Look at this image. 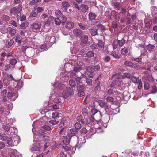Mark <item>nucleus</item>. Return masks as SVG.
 I'll use <instances>...</instances> for the list:
<instances>
[{
  "label": "nucleus",
  "mask_w": 157,
  "mask_h": 157,
  "mask_svg": "<svg viewBox=\"0 0 157 157\" xmlns=\"http://www.w3.org/2000/svg\"><path fill=\"white\" fill-rule=\"evenodd\" d=\"M41 147V146L39 143H36L34 144L33 146V149L35 151L39 150Z\"/></svg>",
  "instance_id": "obj_19"
},
{
  "label": "nucleus",
  "mask_w": 157,
  "mask_h": 157,
  "mask_svg": "<svg viewBox=\"0 0 157 157\" xmlns=\"http://www.w3.org/2000/svg\"><path fill=\"white\" fill-rule=\"evenodd\" d=\"M99 105L101 107L104 108L105 109H108V105L107 102H104L103 100H99L98 101Z\"/></svg>",
  "instance_id": "obj_7"
},
{
  "label": "nucleus",
  "mask_w": 157,
  "mask_h": 157,
  "mask_svg": "<svg viewBox=\"0 0 157 157\" xmlns=\"http://www.w3.org/2000/svg\"><path fill=\"white\" fill-rule=\"evenodd\" d=\"M91 112L93 115H94L96 114L101 115V112L98 111L96 109L94 108H93L91 109Z\"/></svg>",
  "instance_id": "obj_26"
},
{
  "label": "nucleus",
  "mask_w": 157,
  "mask_h": 157,
  "mask_svg": "<svg viewBox=\"0 0 157 157\" xmlns=\"http://www.w3.org/2000/svg\"><path fill=\"white\" fill-rule=\"evenodd\" d=\"M157 88L156 86L155 85H153L152 86V93H155L157 92Z\"/></svg>",
  "instance_id": "obj_61"
},
{
  "label": "nucleus",
  "mask_w": 157,
  "mask_h": 157,
  "mask_svg": "<svg viewBox=\"0 0 157 157\" xmlns=\"http://www.w3.org/2000/svg\"><path fill=\"white\" fill-rule=\"evenodd\" d=\"M69 84L71 88H74L76 86L75 82L72 79H71L69 80Z\"/></svg>",
  "instance_id": "obj_32"
},
{
  "label": "nucleus",
  "mask_w": 157,
  "mask_h": 157,
  "mask_svg": "<svg viewBox=\"0 0 157 157\" xmlns=\"http://www.w3.org/2000/svg\"><path fill=\"white\" fill-rule=\"evenodd\" d=\"M67 154V152L66 151L62 152L59 155V157H66Z\"/></svg>",
  "instance_id": "obj_62"
},
{
  "label": "nucleus",
  "mask_w": 157,
  "mask_h": 157,
  "mask_svg": "<svg viewBox=\"0 0 157 157\" xmlns=\"http://www.w3.org/2000/svg\"><path fill=\"white\" fill-rule=\"evenodd\" d=\"M73 94V91L70 88H67L63 91L62 94V97L64 98H67Z\"/></svg>",
  "instance_id": "obj_3"
},
{
  "label": "nucleus",
  "mask_w": 157,
  "mask_h": 157,
  "mask_svg": "<svg viewBox=\"0 0 157 157\" xmlns=\"http://www.w3.org/2000/svg\"><path fill=\"white\" fill-rule=\"evenodd\" d=\"M21 49L27 56L29 57H32L34 53V51L33 50H30L29 49H27L25 46H22Z\"/></svg>",
  "instance_id": "obj_4"
},
{
  "label": "nucleus",
  "mask_w": 157,
  "mask_h": 157,
  "mask_svg": "<svg viewBox=\"0 0 157 157\" xmlns=\"http://www.w3.org/2000/svg\"><path fill=\"white\" fill-rule=\"evenodd\" d=\"M148 77L144 78H143V80L144 82V87L145 90H148L150 87L149 84L148 83L149 80L148 79Z\"/></svg>",
  "instance_id": "obj_9"
},
{
  "label": "nucleus",
  "mask_w": 157,
  "mask_h": 157,
  "mask_svg": "<svg viewBox=\"0 0 157 157\" xmlns=\"http://www.w3.org/2000/svg\"><path fill=\"white\" fill-rule=\"evenodd\" d=\"M1 19L2 21L6 22L9 20L10 18L7 15H3Z\"/></svg>",
  "instance_id": "obj_31"
},
{
  "label": "nucleus",
  "mask_w": 157,
  "mask_h": 157,
  "mask_svg": "<svg viewBox=\"0 0 157 157\" xmlns=\"http://www.w3.org/2000/svg\"><path fill=\"white\" fill-rule=\"evenodd\" d=\"M3 128L6 132H8L10 129V126L8 125H3Z\"/></svg>",
  "instance_id": "obj_54"
},
{
  "label": "nucleus",
  "mask_w": 157,
  "mask_h": 157,
  "mask_svg": "<svg viewBox=\"0 0 157 157\" xmlns=\"http://www.w3.org/2000/svg\"><path fill=\"white\" fill-rule=\"evenodd\" d=\"M77 95L78 96L81 97L85 95V93L82 90L78 91Z\"/></svg>",
  "instance_id": "obj_55"
},
{
  "label": "nucleus",
  "mask_w": 157,
  "mask_h": 157,
  "mask_svg": "<svg viewBox=\"0 0 157 157\" xmlns=\"http://www.w3.org/2000/svg\"><path fill=\"white\" fill-rule=\"evenodd\" d=\"M7 144L10 146L12 147L13 146V141L12 139L11 138H8L7 140Z\"/></svg>",
  "instance_id": "obj_33"
},
{
  "label": "nucleus",
  "mask_w": 157,
  "mask_h": 157,
  "mask_svg": "<svg viewBox=\"0 0 157 157\" xmlns=\"http://www.w3.org/2000/svg\"><path fill=\"white\" fill-rule=\"evenodd\" d=\"M17 61L16 59L12 58L10 61V63L13 65H14L17 63Z\"/></svg>",
  "instance_id": "obj_45"
},
{
  "label": "nucleus",
  "mask_w": 157,
  "mask_h": 157,
  "mask_svg": "<svg viewBox=\"0 0 157 157\" xmlns=\"http://www.w3.org/2000/svg\"><path fill=\"white\" fill-rule=\"evenodd\" d=\"M73 33L76 36H81L83 34V33L80 29H75L73 30Z\"/></svg>",
  "instance_id": "obj_14"
},
{
  "label": "nucleus",
  "mask_w": 157,
  "mask_h": 157,
  "mask_svg": "<svg viewBox=\"0 0 157 157\" xmlns=\"http://www.w3.org/2000/svg\"><path fill=\"white\" fill-rule=\"evenodd\" d=\"M19 142L20 140L19 139V137L17 136L16 138V139L14 140L13 142V146L14 145H17Z\"/></svg>",
  "instance_id": "obj_43"
},
{
  "label": "nucleus",
  "mask_w": 157,
  "mask_h": 157,
  "mask_svg": "<svg viewBox=\"0 0 157 157\" xmlns=\"http://www.w3.org/2000/svg\"><path fill=\"white\" fill-rule=\"evenodd\" d=\"M9 33L12 36H13L16 33V30L13 29H11L9 31Z\"/></svg>",
  "instance_id": "obj_49"
},
{
  "label": "nucleus",
  "mask_w": 157,
  "mask_h": 157,
  "mask_svg": "<svg viewBox=\"0 0 157 157\" xmlns=\"http://www.w3.org/2000/svg\"><path fill=\"white\" fill-rule=\"evenodd\" d=\"M15 94L12 92H8L7 97L10 99H12V100L14 101L17 97V96H15Z\"/></svg>",
  "instance_id": "obj_17"
},
{
  "label": "nucleus",
  "mask_w": 157,
  "mask_h": 157,
  "mask_svg": "<svg viewBox=\"0 0 157 157\" xmlns=\"http://www.w3.org/2000/svg\"><path fill=\"white\" fill-rule=\"evenodd\" d=\"M21 6L19 5L17 6L14 7L11 9V13L14 14H17V18H19V17H20L21 16Z\"/></svg>",
  "instance_id": "obj_2"
},
{
  "label": "nucleus",
  "mask_w": 157,
  "mask_h": 157,
  "mask_svg": "<svg viewBox=\"0 0 157 157\" xmlns=\"http://www.w3.org/2000/svg\"><path fill=\"white\" fill-rule=\"evenodd\" d=\"M118 43L119 40H115L113 41L112 44V46L114 49H116L117 48Z\"/></svg>",
  "instance_id": "obj_29"
},
{
  "label": "nucleus",
  "mask_w": 157,
  "mask_h": 157,
  "mask_svg": "<svg viewBox=\"0 0 157 157\" xmlns=\"http://www.w3.org/2000/svg\"><path fill=\"white\" fill-rule=\"evenodd\" d=\"M51 128L48 125H44L41 128L40 130H42L44 132V131L46 130H51Z\"/></svg>",
  "instance_id": "obj_35"
},
{
  "label": "nucleus",
  "mask_w": 157,
  "mask_h": 157,
  "mask_svg": "<svg viewBox=\"0 0 157 157\" xmlns=\"http://www.w3.org/2000/svg\"><path fill=\"white\" fill-rule=\"evenodd\" d=\"M92 68V66H88L86 67V71L90 74V75L89 76V77L90 78H93L94 75V73Z\"/></svg>",
  "instance_id": "obj_11"
},
{
  "label": "nucleus",
  "mask_w": 157,
  "mask_h": 157,
  "mask_svg": "<svg viewBox=\"0 0 157 157\" xmlns=\"http://www.w3.org/2000/svg\"><path fill=\"white\" fill-rule=\"evenodd\" d=\"M9 111L5 110V108L4 107L0 108V114L7 115L9 114Z\"/></svg>",
  "instance_id": "obj_20"
},
{
  "label": "nucleus",
  "mask_w": 157,
  "mask_h": 157,
  "mask_svg": "<svg viewBox=\"0 0 157 157\" xmlns=\"http://www.w3.org/2000/svg\"><path fill=\"white\" fill-rule=\"evenodd\" d=\"M61 7L64 8L65 11H67V8L70 6V3L67 1H64L62 3Z\"/></svg>",
  "instance_id": "obj_15"
},
{
  "label": "nucleus",
  "mask_w": 157,
  "mask_h": 157,
  "mask_svg": "<svg viewBox=\"0 0 157 157\" xmlns=\"http://www.w3.org/2000/svg\"><path fill=\"white\" fill-rule=\"evenodd\" d=\"M86 82L87 84L89 86H91L92 85V81L91 79L88 78H86Z\"/></svg>",
  "instance_id": "obj_60"
},
{
  "label": "nucleus",
  "mask_w": 157,
  "mask_h": 157,
  "mask_svg": "<svg viewBox=\"0 0 157 157\" xmlns=\"http://www.w3.org/2000/svg\"><path fill=\"white\" fill-rule=\"evenodd\" d=\"M65 123V119H63L60 123V124L59 125V126L60 128H61L63 127L64 125V124Z\"/></svg>",
  "instance_id": "obj_51"
},
{
  "label": "nucleus",
  "mask_w": 157,
  "mask_h": 157,
  "mask_svg": "<svg viewBox=\"0 0 157 157\" xmlns=\"http://www.w3.org/2000/svg\"><path fill=\"white\" fill-rule=\"evenodd\" d=\"M0 138L1 140L4 141L7 140L8 137L6 134H3L1 136Z\"/></svg>",
  "instance_id": "obj_41"
},
{
  "label": "nucleus",
  "mask_w": 157,
  "mask_h": 157,
  "mask_svg": "<svg viewBox=\"0 0 157 157\" xmlns=\"http://www.w3.org/2000/svg\"><path fill=\"white\" fill-rule=\"evenodd\" d=\"M10 157H19V153L16 150L11 151L9 153Z\"/></svg>",
  "instance_id": "obj_8"
},
{
  "label": "nucleus",
  "mask_w": 157,
  "mask_h": 157,
  "mask_svg": "<svg viewBox=\"0 0 157 157\" xmlns=\"http://www.w3.org/2000/svg\"><path fill=\"white\" fill-rule=\"evenodd\" d=\"M86 56L89 57L91 58L93 57L94 56V53L91 51H89L87 52L86 55Z\"/></svg>",
  "instance_id": "obj_40"
},
{
  "label": "nucleus",
  "mask_w": 157,
  "mask_h": 157,
  "mask_svg": "<svg viewBox=\"0 0 157 157\" xmlns=\"http://www.w3.org/2000/svg\"><path fill=\"white\" fill-rule=\"evenodd\" d=\"M77 119L78 121L79 122H81L82 123V122H83V120L84 119L83 117L81 116L78 117L77 118Z\"/></svg>",
  "instance_id": "obj_48"
},
{
  "label": "nucleus",
  "mask_w": 157,
  "mask_h": 157,
  "mask_svg": "<svg viewBox=\"0 0 157 157\" xmlns=\"http://www.w3.org/2000/svg\"><path fill=\"white\" fill-rule=\"evenodd\" d=\"M54 17H48L47 20L45 22L44 26L46 27H49L50 25L53 22Z\"/></svg>",
  "instance_id": "obj_12"
},
{
  "label": "nucleus",
  "mask_w": 157,
  "mask_h": 157,
  "mask_svg": "<svg viewBox=\"0 0 157 157\" xmlns=\"http://www.w3.org/2000/svg\"><path fill=\"white\" fill-rule=\"evenodd\" d=\"M57 88L60 90H63L65 89H66V86L63 84L62 83H60L58 85Z\"/></svg>",
  "instance_id": "obj_22"
},
{
  "label": "nucleus",
  "mask_w": 157,
  "mask_h": 157,
  "mask_svg": "<svg viewBox=\"0 0 157 157\" xmlns=\"http://www.w3.org/2000/svg\"><path fill=\"white\" fill-rule=\"evenodd\" d=\"M55 95H53L52 96H53V99H54V101L56 103L61 102V99L59 98L56 97L54 98Z\"/></svg>",
  "instance_id": "obj_34"
},
{
  "label": "nucleus",
  "mask_w": 157,
  "mask_h": 157,
  "mask_svg": "<svg viewBox=\"0 0 157 157\" xmlns=\"http://www.w3.org/2000/svg\"><path fill=\"white\" fill-rule=\"evenodd\" d=\"M97 44L98 46L101 48H102L104 47V43L101 41L100 40L98 41Z\"/></svg>",
  "instance_id": "obj_50"
},
{
  "label": "nucleus",
  "mask_w": 157,
  "mask_h": 157,
  "mask_svg": "<svg viewBox=\"0 0 157 157\" xmlns=\"http://www.w3.org/2000/svg\"><path fill=\"white\" fill-rule=\"evenodd\" d=\"M79 10L83 13H85L87 12L88 10V6L84 4H82L80 7Z\"/></svg>",
  "instance_id": "obj_16"
},
{
  "label": "nucleus",
  "mask_w": 157,
  "mask_h": 157,
  "mask_svg": "<svg viewBox=\"0 0 157 157\" xmlns=\"http://www.w3.org/2000/svg\"><path fill=\"white\" fill-rule=\"evenodd\" d=\"M74 26V24L73 22L70 21H67L66 23L65 27L68 29H72Z\"/></svg>",
  "instance_id": "obj_13"
},
{
  "label": "nucleus",
  "mask_w": 157,
  "mask_h": 157,
  "mask_svg": "<svg viewBox=\"0 0 157 157\" xmlns=\"http://www.w3.org/2000/svg\"><path fill=\"white\" fill-rule=\"evenodd\" d=\"M77 132V131L75 129H72L70 130V132L68 134H71V137H72L73 136L76 134Z\"/></svg>",
  "instance_id": "obj_30"
},
{
  "label": "nucleus",
  "mask_w": 157,
  "mask_h": 157,
  "mask_svg": "<svg viewBox=\"0 0 157 157\" xmlns=\"http://www.w3.org/2000/svg\"><path fill=\"white\" fill-rule=\"evenodd\" d=\"M82 69V67L80 65H78L75 66L74 71L76 73H77L78 72H79Z\"/></svg>",
  "instance_id": "obj_28"
},
{
  "label": "nucleus",
  "mask_w": 157,
  "mask_h": 157,
  "mask_svg": "<svg viewBox=\"0 0 157 157\" xmlns=\"http://www.w3.org/2000/svg\"><path fill=\"white\" fill-rule=\"evenodd\" d=\"M111 56L116 59H118L120 58V57L118 55L117 53L115 52H113L111 54Z\"/></svg>",
  "instance_id": "obj_37"
},
{
  "label": "nucleus",
  "mask_w": 157,
  "mask_h": 157,
  "mask_svg": "<svg viewBox=\"0 0 157 157\" xmlns=\"http://www.w3.org/2000/svg\"><path fill=\"white\" fill-rule=\"evenodd\" d=\"M59 114L58 112H52V117L54 119H56L59 118L60 117Z\"/></svg>",
  "instance_id": "obj_23"
},
{
  "label": "nucleus",
  "mask_w": 157,
  "mask_h": 157,
  "mask_svg": "<svg viewBox=\"0 0 157 157\" xmlns=\"http://www.w3.org/2000/svg\"><path fill=\"white\" fill-rule=\"evenodd\" d=\"M97 29L95 28H92L90 29V31L91 35L93 36H94L97 34Z\"/></svg>",
  "instance_id": "obj_27"
},
{
  "label": "nucleus",
  "mask_w": 157,
  "mask_h": 157,
  "mask_svg": "<svg viewBox=\"0 0 157 157\" xmlns=\"http://www.w3.org/2000/svg\"><path fill=\"white\" fill-rule=\"evenodd\" d=\"M128 50L126 48H124L121 50V53L124 55L127 56L128 54Z\"/></svg>",
  "instance_id": "obj_25"
},
{
  "label": "nucleus",
  "mask_w": 157,
  "mask_h": 157,
  "mask_svg": "<svg viewBox=\"0 0 157 157\" xmlns=\"http://www.w3.org/2000/svg\"><path fill=\"white\" fill-rule=\"evenodd\" d=\"M132 81L134 83H137L139 81L138 78L135 77L133 76L132 77Z\"/></svg>",
  "instance_id": "obj_59"
},
{
  "label": "nucleus",
  "mask_w": 157,
  "mask_h": 157,
  "mask_svg": "<svg viewBox=\"0 0 157 157\" xmlns=\"http://www.w3.org/2000/svg\"><path fill=\"white\" fill-rule=\"evenodd\" d=\"M38 14V13L37 12H32L30 14V17L31 18H33L36 17Z\"/></svg>",
  "instance_id": "obj_56"
},
{
  "label": "nucleus",
  "mask_w": 157,
  "mask_h": 157,
  "mask_svg": "<svg viewBox=\"0 0 157 157\" xmlns=\"http://www.w3.org/2000/svg\"><path fill=\"white\" fill-rule=\"evenodd\" d=\"M23 38L21 36H20L19 35L17 34L16 36L15 41L19 44H21Z\"/></svg>",
  "instance_id": "obj_24"
},
{
  "label": "nucleus",
  "mask_w": 157,
  "mask_h": 157,
  "mask_svg": "<svg viewBox=\"0 0 157 157\" xmlns=\"http://www.w3.org/2000/svg\"><path fill=\"white\" fill-rule=\"evenodd\" d=\"M41 26V24L40 22L34 23L31 25V28L33 30L34 32H36V31L40 29Z\"/></svg>",
  "instance_id": "obj_5"
},
{
  "label": "nucleus",
  "mask_w": 157,
  "mask_h": 157,
  "mask_svg": "<svg viewBox=\"0 0 157 157\" xmlns=\"http://www.w3.org/2000/svg\"><path fill=\"white\" fill-rule=\"evenodd\" d=\"M38 137L37 136H34V142H42L47 141L50 140V138L47 135H45L44 132L42 130L38 131Z\"/></svg>",
  "instance_id": "obj_1"
},
{
  "label": "nucleus",
  "mask_w": 157,
  "mask_h": 157,
  "mask_svg": "<svg viewBox=\"0 0 157 157\" xmlns=\"http://www.w3.org/2000/svg\"><path fill=\"white\" fill-rule=\"evenodd\" d=\"M96 17L95 14L93 12H90L89 14V19L91 21L94 20Z\"/></svg>",
  "instance_id": "obj_21"
},
{
  "label": "nucleus",
  "mask_w": 157,
  "mask_h": 157,
  "mask_svg": "<svg viewBox=\"0 0 157 157\" xmlns=\"http://www.w3.org/2000/svg\"><path fill=\"white\" fill-rule=\"evenodd\" d=\"M71 138V134H68L67 136H64L63 138V143L66 145L68 144L70 142V140Z\"/></svg>",
  "instance_id": "obj_6"
},
{
  "label": "nucleus",
  "mask_w": 157,
  "mask_h": 157,
  "mask_svg": "<svg viewBox=\"0 0 157 157\" xmlns=\"http://www.w3.org/2000/svg\"><path fill=\"white\" fill-rule=\"evenodd\" d=\"M75 127L76 129H79L81 128V125L79 123L77 122L75 124Z\"/></svg>",
  "instance_id": "obj_58"
},
{
  "label": "nucleus",
  "mask_w": 157,
  "mask_h": 157,
  "mask_svg": "<svg viewBox=\"0 0 157 157\" xmlns=\"http://www.w3.org/2000/svg\"><path fill=\"white\" fill-rule=\"evenodd\" d=\"M49 42L51 43H53L55 41V38L54 36H52L50 38L49 40Z\"/></svg>",
  "instance_id": "obj_52"
},
{
  "label": "nucleus",
  "mask_w": 157,
  "mask_h": 157,
  "mask_svg": "<svg viewBox=\"0 0 157 157\" xmlns=\"http://www.w3.org/2000/svg\"><path fill=\"white\" fill-rule=\"evenodd\" d=\"M155 48V46L153 45H151V44L148 45L147 47V49L149 51H151L154 49Z\"/></svg>",
  "instance_id": "obj_36"
},
{
  "label": "nucleus",
  "mask_w": 157,
  "mask_h": 157,
  "mask_svg": "<svg viewBox=\"0 0 157 157\" xmlns=\"http://www.w3.org/2000/svg\"><path fill=\"white\" fill-rule=\"evenodd\" d=\"M41 0H32L30 2L31 5H35L39 4Z\"/></svg>",
  "instance_id": "obj_38"
},
{
  "label": "nucleus",
  "mask_w": 157,
  "mask_h": 157,
  "mask_svg": "<svg viewBox=\"0 0 157 157\" xmlns=\"http://www.w3.org/2000/svg\"><path fill=\"white\" fill-rule=\"evenodd\" d=\"M114 98L112 97L108 96L106 98V100L109 102H113L114 101Z\"/></svg>",
  "instance_id": "obj_53"
},
{
  "label": "nucleus",
  "mask_w": 157,
  "mask_h": 157,
  "mask_svg": "<svg viewBox=\"0 0 157 157\" xmlns=\"http://www.w3.org/2000/svg\"><path fill=\"white\" fill-rule=\"evenodd\" d=\"M92 68L93 71H98L100 69V67L99 65H97L94 66H93Z\"/></svg>",
  "instance_id": "obj_63"
},
{
  "label": "nucleus",
  "mask_w": 157,
  "mask_h": 157,
  "mask_svg": "<svg viewBox=\"0 0 157 157\" xmlns=\"http://www.w3.org/2000/svg\"><path fill=\"white\" fill-rule=\"evenodd\" d=\"M124 64L126 66L129 67H133L134 66V64L132 62L128 61L125 62Z\"/></svg>",
  "instance_id": "obj_39"
},
{
  "label": "nucleus",
  "mask_w": 157,
  "mask_h": 157,
  "mask_svg": "<svg viewBox=\"0 0 157 157\" xmlns=\"http://www.w3.org/2000/svg\"><path fill=\"white\" fill-rule=\"evenodd\" d=\"M6 90H4L1 93V96L2 97H6Z\"/></svg>",
  "instance_id": "obj_64"
},
{
  "label": "nucleus",
  "mask_w": 157,
  "mask_h": 157,
  "mask_svg": "<svg viewBox=\"0 0 157 157\" xmlns=\"http://www.w3.org/2000/svg\"><path fill=\"white\" fill-rule=\"evenodd\" d=\"M26 31L25 30L23 29L21 30L20 32V34L23 38L25 37L26 36L25 34L26 33Z\"/></svg>",
  "instance_id": "obj_42"
},
{
  "label": "nucleus",
  "mask_w": 157,
  "mask_h": 157,
  "mask_svg": "<svg viewBox=\"0 0 157 157\" xmlns=\"http://www.w3.org/2000/svg\"><path fill=\"white\" fill-rule=\"evenodd\" d=\"M54 21L55 24L58 25H59L61 23V20L59 18L55 19L54 20Z\"/></svg>",
  "instance_id": "obj_44"
},
{
  "label": "nucleus",
  "mask_w": 157,
  "mask_h": 157,
  "mask_svg": "<svg viewBox=\"0 0 157 157\" xmlns=\"http://www.w3.org/2000/svg\"><path fill=\"white\" fill-rule=\"evenodd\" d=\"M75 80L77 84L82 83V80L81 78L80 77H76L75 78Z\"/></svg>",
  "instance_id": "obj_46"
},
{
  "label": "nucleus",
  "mask_w": 157,
  "mask_h": 157,
  "mask_svg": "<svg viewBox=\"0 0 157 157\" xmlns=\"http://www.w3.org/2000/svg\"><path fill=\"white\" fill-rule=\"evenodd\" d=\"M60 19L61 21V23H65L66 21L67 18L65 16L62 15L60 17Z\"/></svg>",
  "instance_id": "obj_47"
},
{
  "label": "nucleus",
  "mask_w": 157,
  "mask_h": 157,
  "mask_svg": "<svg viewBox=\"0 0 157 157\" xmlns=\"http://www.w3.org/2000/svg\"><path fill=\"white\" fill-rule=\"evenodd\" d=\"M125 40L124 39H122L121 40H119V46L120 47L122 46L125 43Z\"/></svg>",
  "instance_id": "obj_57"
},
{
  "label": "nucleus",
  "mask_w": 157,
  "mask_h": 157,
  "mask_svg": "<svg viewBox=\"0 0 157 157\" xmlns=\"http://www.w3.org/2000/svg\"><path fill=\"white\" fill-rule=\"evenodd\" d=\"M81 40L82 41L81 45H82V43L86 44L88 41V36L86 35H82L81 36Z\"/></svg>",
  "instance_id": "obj_18"
},
{
  "label": "nucleus",
  "mask_w": 157,
  "mask_h": 157,
  "mask_svg": "<svg viewBox=\"0 0 157 157\" xmlns=\"http://www.w3.org/2000/svg\"><path fill=\"white\" fill-rule=\"evenodd\" d=\"M6 76V78H4L3 82L7 86L9 84L10 80H13V78L11 75H8Z\"/></svg>",
  "instance_id": "obj_10"
}]
</instances>
